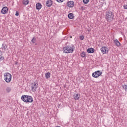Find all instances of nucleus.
Here are the masks:
<instances>
[{"label":"nucleus","mask_w":127,"mask_h":127,"mask_svg":"<svg viewBox=\"0 0 127 127\" xmlns=\"http://www.w3.org/2000/svg\"><path fill=\"white\" fill-rule=\"evenodd\" d=\"M75 49V46L73 45H70L64 47L63 49V51L64 53H73Z\"/></svg>","instance_id":"1"},{"label":"nucleus","mask_w":127,"mask_h":127,"mask_svg":"<svg viewBox=\"0 0 127 127\" xmlns=\"http://www.w3.org/2000/svg\"><path fill=\"white\" fill-rule=\"evenodd\" d=\"M114 13L109 11L106 13L105 19L108 22H112L114 19Z\"/></svg>","instance_id":"2"},{"label":"nucleus","mask_w":127,"mask_h":127,"mask_svg":"<svg viewBox=\"0 0 127 127\" xmlns=\"http://www.w3.org/2000/svg\"><path fill=\"white\" fill-rule=\"evenodd\" d=\"M21 99L25 103H32L33 102V98L29 95H22Z\"/></svg>","instance_id":"3"},{"label":"nucleus","mask_w":127,"mask_h":127,"mask_svg":"<svg viewBox=\"0 0 127 127\" xmlns=\"http://www.w3.org/2000/svg\"><path fill=\"white\" fill-rule=\"evenodd\" d=\"M12 76L9 73H6L4 74V80L6 83H10Z\"/></svg>","instance_id":"4"},{"label":"nucleus","mask_w":127,"mask_h":127,"mask_svg":"<svg viewBox=\"0 0 127 127\" xmlns=\"http://www.w3.org/2000/svg\"><path fill=\"white\" fill-rule=\"evenodd\" d=\"M31 87L32 92H36V89L38 88V84L36 83V82H32L31 84Z\"/></svg>","instance_id":"5"},{"label":"nucleus","mask_w":127,"mask_h":127,"mask_svg":"<svg viewBox=\"0 0 127 127\" xmlns=\"http://www.w3.org/2000/svg\"><path fill=\"white\" fill-rule=\"evenodd\" d=\"M102 72H100L99 70L96 71L92 73V77L93 78H98L102 75Z\"/></svg>","instance_id":"6"},{"label":"nucleus","mask_w":127,"mask_h":127,"mask_svg":"<svg viewBox=\"0 0 127 127\" xmlns=\"http://www.w3.org/2000/svg\"><path fill=\"white\" fill-rule=\"evenodd\" d=\"M100 50L103 54H107L109 52V48L106 46H103L100 49Z\"/></svg>","instance_id":"7"},{"label":"nucleus","mask_w":127,"mask_h":127,"mask_svg":"<svg viewBox=\"0 0 127 127\" xmlns=\"http://www.w3.org/2000/svg\"><path fill=\"white\" fill-rule=\"evenodd\" d=\"M8 11V8L7 7H4L1 10V13L3 14H6L7 13V12Z\"/></svg>","instance_id":"8"},{"label":"nucleus","mask_w":127,"mask_h":127,"mask_svg":"<svg viewBox=\"0 0 127 127\" xmlns=\"http://www.w3.org/2000/svg\"><path fill=\"white\" fill-rule=\"evenodd\" d=\"M52 1L51 0H48L46 2V5L47 7H51L52 5Z\"/></svg>","instance_id":"9"},{"label":"nucleus","mask_w":127,"mask_h":127,"mask_svg":"<svg viewBox=\"0 0 127 127\" xmlns=\"http://www.w3.org/2000/svg\"><path fill=\"white\" fill-rule=\"evenodd\" d=\"M42 7V5H41V3H38L36 4V9L37 10H40Z\"/></svg>","instance_id":"10"},{"label":"nucleus","mask_w":127,"mask_h":127,"mask_svg":"<svg viewBox=\"0 0 127 127\" xmlns=\"http://www.w3.org/2000/svg\"><path fill=\"white\" fill-rule=\"evenodd\" d=\"M67 5L68 7H74V2L73 1H69L67 2Z\"/></svg>","instance_id":"11"},{"label":"nucleus","mask_w":127,"mask_h":127,"mask_svg":"<svg viewBox=\"0 0 127 127\" xmlns=\"http://www.w3.org/2000/svg\"><path fill=\"white\" fill-rule=\"evenodd\" d=\"M1 49H2V50L6 51V50H7V45H6V44H2Z\"/></svg>","instance_id":"12"},{"label":"nucleus","mask_w":127,"mask_h":127,"mask_svg":"<svg viewBox=\"0 0 127 127\" xmlns=\"http://www.w3.org/2000/svg\"><path fill=\"white\" fill-rule=\"evenodd\" d=\"M88 53H94L95 52V49L93 48H88L87 50Z\"/></svg>","instance_id":"13"},{"label":"nucleus","mask_w":127,"mask_h":127,"mask_svg":"<svg viewBox=\"0 0 127 127\" xmlns=\"http://www.w3.org/2000/svg\"><path fill=\"white\" fill-rule=\"evenodd\" d=\"M4 57L2 56V51L0 50V62H1L2 60H4Z\"/></svg>","instance_id":"14"},{"label":"nucleus","mask_w":127,"mask_h":127,"mask_svg":"<svg viewBox=\"0 0 127 127\" xmlns=\"http://www.w3.org/2000/svg\"><path fill=\"white\" fill-rule=\"evenodd\" d=\"M114 42L116 45V46H120L121 43H120V42L118 40V39L114 40Z\"/></svg>","instance_id":"15"},{"label":"nucleus","mask_w":127,"mask_h":127,"mask_svg":"<svg viewBox=\"0 0 127 127\" xmlns=\"http://www.w3.org/2000/svg\"><path fill=\"white\" fill-rule=\"evenodd\" d=\"M29 3V0H23V4L24 5H27Z\"/></svg>","instance_id":"16"},{"label":"nucleus","mask_w":127,"mask_h":127,"mask_svg":"<svg viewBox=\"0 0 127 127\" xmlns=\"http://www.w3.org/2000/svg\"><path fill=\"white\" fill-rule=\"evenodd\" d=\"M68 17L69 19H73V18H74V15L72 13H69L68 15Z\"/></svg>","instance_id":"17"},{"label":"nucleus","mask_w":127,"mask_h":127,"mask_svg":"<svg viewBox=\"0 0 127 127\" xmlns=\"http://www.w3.org/2000/svg\"><path fill=\"white\" fill-rule=\"evenodd\" d=\"M45 77L46 79H49L50 78V72H47L45 74Z\"/></svg>","instance_id":"18"},{"label":"nucleus","mask_w":127,"mask_h":127,"mask_svg":"<svg viewBox=\"0 0 127 127\" xmlns=\"http://www.w3.org/2000/svg\"><path fill=\"white\" fill-rule=\"evenodd\" d=\"M6 91L7 93H10V92H11V88L9 87H6Z\"/></svg>","instance_id":"19"},{"label":"nucleus","mask_w":127,"mask_h":127,"mask_svg":"<svg viewBox=\"0 0 127 127\" xmlns=\"http://www.w3.org/2000/svg\"><path fill=\"white\" fill-rule=\"evenodd\" d=\"M124 89H125V92H127V85H124L122 86Z\"/></svg>","instance_id":"20"},{"label":"nucleus","mask_w":127,"mask_h":127,"mask_svg":"<svg viewBox=\"0 0 127 127\" xmlns=\"http://www.w3.org/2000/svg\"><path fill=\"white\" fill-rule=\"evenodd\" d=\"M80 55L81 56V57H85V56H86V52H83L80 54Z\"/></svg>","instance_id":"21"},{"label":"nucleus","mask_w":127,"mask_h":127,"mask_svg":"<svg viewBox=\"0 0 127 127\" xmlns=\"http://www.w3.org/2000/svg\"><path fill=\"white\" fill-rule=\"evenodd\" d=\"M79 98H80V95H79V94H76V96L74 97L75 100H79Z\"/></svg>","instance_id":"22"},{"label":"nucleus","mask_w":127,"mask_h":127,"mask_svg":"<svg viewBox=\"0 0 127 127\" xmlns=\"http://www.w3.org/2000/svg\"><path fill=\"white\" fill-rule=\"evenodd\" d=\"M83 1L84 4H87V3H89V1H90V0H83Z\"/></svg>","instance_id":"23"},{"label":"nucleus","mask_w":127,"mask_h":127,"mask_svg":"<svg viewBox=\"0 0 127 127\" xmlns=\"http://www.w3.org/2000/svg\"><path fill=\"white\" fill-rule=\"evenodd\" d=\"M35 41H36V38H35V37H34L31 40V42L32 43H35Z\"/></svg>","instance_id":"24"},{"label":"nucleus","mask_w":127,"mask_h":127,"mask_svg":"<svg viewBox=\"0 0 127 127\" xmlns=\"http://www.w3.org/2000/svg\"><path fill=\"white\" fill-rule=\"evenodd\" d=\"M79 39H80V40H84V36L83 35L80 36Z\"/></svg>","instance_id":"25"},{"label":"nucleus","mask_w":127,"mask_h":127,"mask_svg":"<svg viewBox=\"0 0 127 127\" xmlns=\"http://www.w3.org/2000/svg\"><path fill=\"white\" fill-rule=\"evenodd\" d=\"M56 1H57V2H63L64 1V0H56Z\"/></svg>","instance_id":"26"},{"label":"nucleus","mask_w":127,"mask_h":127,"mask_svg":"<svg viewBox=\"0 0 127 127\" xmlns=\"http://www.w3.org/2000/svg\"><path fill=\"white\" fill-rule=\"evenodd\" d=\"M124 9H127V5H124L123 6Z\"/></svg>","instance_id":"27"},{"label":"nucleus","mask_w":127,"mask_h":127,"mask_svg":"<svg viewBox=\"0 0 127 127\" xmlns=\"http://www.w3.org/2000/svg\"><path fill=\"white\" fill-rule=\"evenodd\" d=\"M15 15H16V16H18V15H19V13L18 12L16 11Z\"/></svg>","instance_id":"28"},{"label":"nucleus","mask_w":127,"mask_h":127,"mask_svg":"<svg viewBox=\"0 0 127 127\" xmlns=\"http://www.w3.org/2000/svg\"><path fill=\"white\" fill-rule=\"evenodd\" d=\"M18 64V63L17 62H15V65H17Z\"/></svg>","instance_id":"29"},{"label":"nucleus","mask_w":127,"mask_h":127,"mask_svg":"<svg viewBox=\"0 0 127 127\" xmlns=\"http://www.w3.org/2000/svg\"><path fill=\"white\" fill-rule=\"evenodd\" d=\"M88 31H90V30H89Z\"/></svg>","instance_id":"30"}]
</instances>
